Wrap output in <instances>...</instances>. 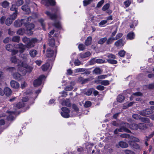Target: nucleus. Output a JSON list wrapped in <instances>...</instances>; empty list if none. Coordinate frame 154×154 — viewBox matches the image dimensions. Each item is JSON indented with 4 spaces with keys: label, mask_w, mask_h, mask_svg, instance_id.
<instances>
[{
    "label": "nucleus",
    "mask_w": 154,
    "mask_h": 154,
    "mask_svg": "<svg viewBox=\"0 0 154 154\" xmlns=\"http://www.w3.org/2000/svg\"><path fill=\"white\" fill-rule=\"evenodd\" d=\"M93 72L96 74H100L101 73V70L100 68L97 67L94 69Z\"/></svg>",
    "instance_id": "46"
},
{
    "label": "nucleus",
    "mask_w": 154,
    "mask_h": 154,
    "mask_svg": "<svg viewBox=\"0 0 154 154\" xmlns=\"http://www.w3.org/2000/svg\"><path fill=\"white\" fill-rule=\"evenodd\" d=\"M61 109L62 112H61L60 113L63 117L67 118L70 117V110L69 109L66 107H63Z\"/></svg>",
    "instance_id": "4"
},
{
    "label": "nucleus",
    "mask_w": 154,
    "mask_h": 154,
    "mask_svg": "<svg viewBox=\"0 0 154 154\" xmlns=\"http://www.w3.org/2000/svg\"><path fill=\"white\" fill-rule=\"evenodd\" d=\"M153 111L150 109H146L140 111L139 114L143 116H146V115H149L153 112Z\"/></svg>",
    "instance_id": "8"
},
{
    "label": "nucleus",
    "mask_w": 154,
    "mask_h": 154,
    "mask_svg": "<svg viewBox=\"0 0 154 154\" xmlns=\"http://www.w3.org/2000/svg\"><path fill=\"white\" fill-rule=\"evenodd\" d=\"M75 83L74 81L71 82H70V86L66 87L65 90L66 91H70L73 88V86L75 85Z\"/></svg>",
    "instance_id": "17"
},
{
    "label": "nucleus",
    "mask_w": 154,
    "mask_h": 154,
    "mask_svg": "<svg viewBox=\"0 0 154 154\" xmlns=\"http://www.w3.org/2000/svg\"><path fill=\"white\" fill-rule=\"evenodd\" d=\"M91 53L87 51L84 53L80 54V56L82 58H85L90 56Z\"/></svg>",
    "instance_id": "22"
},
{
    "label": "nucleus",
    "mask_w": 154,
    "mask_h": 154,
    "mask_svg": "<svg viewBox=\"0 0 154 154\" xmlns=\"http://www.w3.org/2000/svg\"><path fill=\"white\" fill-rule=\"evenodd\" d=\"M140 121L142 122L147 123L149 122H150L149 119L148 118L146 117H141L140 119Z\"/></svg>",
    "instance_id": "40"
},
{
    "label": "nucleus",
    "mask_w": 154,
    "mask_h": 154,
    "mask_svg": "<svg viewBox=\"0 0 154 154\" xmlns=\"http://www.w3.org/2000/svg\"><path fill=\"white\" fill-rule=\"evenodd\" d=\"M11 60L12 63L18 64L19 67L20 66V60L17 58L16 56H13L11 57Z\"/></svg>",
    "instance_id": "14"
},
{
    "label": "nucleus",
    "mask_w": 154,
    "mask_h": 154,
    "mask_svg": "<svg viewBox=\"0 0 154 154\" xmlns=\"http://www.w3.org/2000/svg\"><path fill=\"white\" fill-rule=\"evenodd\" d=\"M124 99V96L121 95H119L117 97V101L120 103L122 102Z\"/></svg>",
    "instance_id": "41"
},
{
    "label": "nucleus",
    "mask_w": 154,
    "mask_h": 154,
    "mask_svg": "<svg viewBox=\"0 0 154 154\" xmlns=\"http://www.w3.org/2000/svg\"><path fill=\"white\" fill-rule=\"evenodd\" d=\"M107 23V20H101L99 23L98 26L100 27H102Z\"/></svg>",
    "instance_id": "49"
},
{
    "label": "nucleus",
    "mask_w": 154,
    "mask_h": 154,
    "mask_svg": "<svg viewBox=\"0 0 154 154\" xmlns=\"http://www.w3.org/2000/svg\"><path fill=\"white\" fill-rule=\"evenodd\" d=\"M96 63H103L106 62L105 60L100 59H98L96 60Z\"/></svg>",
    "instance_id": "60"
},
{
    "label": "nucleus",
    "mask_w": 154,
    "mask_h": 154,
    "mask_svg": "<svg viewBox=\"0 0 154 154\" xmlns=\"http://www.w3.org/2000/svg\"><path fill=\"white\" fill-rule=\"evenodd\" d=\"M131 3V1L130 0H127L124 2V4L126 7H128Z\"/></svg>",
    "instance_id": "53"
},
{
    "label": "nucleus",
    "mask_w": 154,
    "mask_h": 154,
    "mask_svg": "<svg viewBox=\"0 0 154 154\" xmlns=\"http://www.w3.org/2000/svg\"><path fill=\"white\" fill-rule=\"evenodd\" d=\"M16 6H20L22 5L24 2L23 0H15V1Z\"/></svg>",
    "instance_id": "34"
},
{
    "label": "nucleus",
    "mask_w": 154,
    "mask_h": 154,
    "mask_svg": "<svg viewBox=\"0 0 154 154\" xmlns=\"http://www.w3.org/2000/svg\"><path fill=\"white\" fill-rule=\"evenodd\" d=\"M13 21L9 17L7 18L6 20L5 23L8 26L10 25L12 23Z\"/></svg>",
    "instance_id": "44"
},
{
    "label": "nucleus",
    "mask_w": 154,
    "mask_h": 154,
    "mask_svg": "<svg viewBox=\"0 0 154 154\" xmlns=\"http://www.w3.org/2000/svg\"><path fill=\"white\" fill-rule=\"evenodd\" d=\"M114 40H116L114 37H110L108 39L107 38L106 41V44L107 45L111 44L112 43Z\"/></svg>",
    "instance_id": "27"
},
{
    "label": "nucleus",
    "mask_w": 154,
    "mask_h": 154,
    "mask_svg": "<svg viewBox=\"0 0 154 154\" xmlns=\"http://www.w3.org/2000/svg\"><path fill=\"white\" fill-rule=\"evenodd\" d=\"M49 66L50 64L48 63H46L44 65H43L42 66V70L43 71H45L47 70L49 67Z\"/></svg>",
    "instance_id": "35"
},
{
    "label": "nucleus",
    "mask_w": 154,
    "mask_h": 154,
    "mask_svg": "<svg viewBox=\"0 0 154 154\" xmlns=\"http://www.w3.org/2000/svg\"><path fill=\"white\" fill-rule=\"evenodd\" d=\"M109 59H116V56L112 54H108L106 55Z\"/></svg>",
    "instance_id": "62"
},
{
    "label": "nucleus",
    "mask_w": 154,
    "mask_h": 154,
    "mask_svg": "<svg viewBox=\"0 0 154 154\" xmlns=\"http://www.w3.org/2000/svg\"><path fill=\"white\" fill-rule=\"evenodd\" d=\"M107 62L109 63L112 64H116L117 63V61L116 60L113 59H107Z\"/></svg>",
    "instance_id": "51"
},
{
    "label": "nucleus",
    "mask_w": 154,
    "mask_h": 154,
    "mask_svg": "<svg viewBox=\"0 0 154 154\" xmlns=\"http://www.w3.org/2000/svg\"><path fill=\"white\" fill-rule=\"evenodd\" d=\"M138 128L140 129H144L146 128V125L143 123H140L138 124Z\"/></svg>",
    "instance_id": "37"
},
{
    "label": "nucleus",
    "mask_w": 154,
    "mask_h": 154,
    "mask_svg": "<svg viewBox=\"0 0 154 154\" xmlns=\"http://www.w3.org/2000/svg\"><path fill=\"white\" fill-rule=\"evenodd\" d=\"M60 102L63 106H66L68 107L71 106L69 100L67 99L66 100H63L62 102Z\"/></svg>",
    "instance_id": "16"
},
{
    "label": "nucleus",
    "mask_w": 154,
    "mask_h": 154,
    "mask_svg": "<svg viewBox=\"0 0 154 154\" xmlns=\"http://www.w3.org/2000/svg\"><path fill=\"white\" fill-rule=\"evenodd\" d=\"M59 10V8L56 7L52 10V13L54 12V14L51 13L48 11H46L45 14L52 20H56L57 18V17L56 15V13Z\"/></svg>",
    "instance_id": "2"
},
{
    "label": "nucleus",
    "mask_w": 154,
    "mask_h": 154,
    "mask_svg": "<svg viewBox=\"0 0 154 154\" xmlns=\"http://www.w3.org/2000/svg\"><path fill=\"white\" fill-rule=\"evenodd\" d=\"M14 47L16 48L20 49L19 51L21 53L24 52L26 48L25 45L22 43L14 44Z\"/></svg>",
    "instance_id": "9"
},
{
    "label": "nucleus",
    "mask_w": 154,
    "mask_h": 154,
    "mask_svg": "<svg viewBox=\"0 0 154 154\" xmlns=\"http://www.w3.org/2000/svg\"><path fill=\"white\" fill-rule=\"evenodd\" d=\"M132 117L134 119L136 120H140V119L141 117L139 115L137 114H134L132 116Z\"/></svg>",
    "instance_id": "47"
},
{
    "label": "nucleus",
    "mask_w": 154,
    "mask_h": 154,
    "mask_svg": "<svg viewBox=\"0 0 154 154\" xmlns=\"http://www.w3.org/2000/svg\"><path fill=\"white\" fill-rule=\"evenodd\" d=\"M124 152L125 154H135L133 151L129 150H125Z\"/></svg>",
    "instance_id": "63"
},
{
    "label": "nucleus",
    "mask_w": 154,
    "mask_h": 154,
    "mask_svg": "<svg viewBox=\"0 0 154 154\" xmlns=\"http://www.w3.org/2000/svg\"><path fill=\"white\" fill-rule=\"evenodd\" d=\"M55 41L54 39L51 38L49 40L48 44L49 46L53 47L55 45Z\"/></svg>",
    "instance_id": "36"
},
{
    "label": "nucleus",
    "mask_w": 154,
    "mask_h": 154,
    "mask_svg": "<svg viewBox=\"0 0 154 154\" xmlns=\"http://www.w3.org/2000/svg\"><path fill=\"white\" fill-rule=\"evenodd\" d=\"M54 51L50 48H48L46 54V56L48 57H51L54 55Z\"/></svg>",
    "instance_id": "19"
},
{
    "label": "nucleus",
    "mask_w": 154,
    "mask_h": 154,
    "mask_svg": "<svg viewBox=\"0 0 154 154\" xmlns=\"http://www.w3.org/2000/svg\"><path fill=\"white\" fill-rule=\"evenodd\" d=\"M128 143L131 147L136 149H140L142 148V147L141 146H140L138 144L133 141H129Z\"/></svg>",
    "instance_id": "12"
},
{
    "label": "nucleus",
    "mask_w": 154,
    "mask_h": 154,
    "mask_svg": "<svg viewBox=\"0 0 154 154\" xmlns=\"http://www.w3.org/2000/svg\"><path fill=\"white\" fill-rule=\"evenodd\" d=\"M91 101H87L85 102L84 106L85 107H88L91 106Z\"/></svg>",
    "instance_id": "59"
},
{
    "label": "nucleus",
    "mask_w": 154,
    "mask_h": 154,
    "mask_svg": "<svg viewBox=\"0 0 154 154\" xmlns=\"http://www.w3.org/2000/svg\"><path fill=\"white\" fill-rule=\"evenodd\" d=\"M123 42V40L122 39H120L115 43L114 45L118 47H122L124 45Z\"/></svg>",
    "instance_id": "21"
},
{
    "label": "nucleus",
    "mask_w": 154,
    "mask_h": 154,
    "mask_svg": "<svg viewBox=\"0 0 154 154\" xmlns=\"http://www.w3.org/2000/svg\"><path fill=\"white\" fill-rule=\"evenodd\" d=\"M22 9L24 11L26 12L27 13H29L30 12V9L27 5H24L21 7Z\"/></svg>",
    "instance_id": "24"
},
{
    "label": "nucleus",
    "mask_w": 154,
    "mask_h": 154,
    "mask_svg": "<svg viewBox=\"0 0 154 154\" xmlns=\"http://www.w3.org/2000/svg\"><path fill=\"white\" fill-rule=\"evenodd\" d=\"M45 78V76L43 75L40 76L38 79L34 81L33 83L34 86H37L40 85L42 84V80Z\"/></svg>",
    "instance_id": "7"
},
{
    "label": "nucleus",
    "mask_w": 154,
    "mask_h": 154,
    "mask_svg": "<svg viewBox=\"0 0 154 154\" xmlns=\"http://www.w3.org/2000/svg\"><path fill=\"white\" fill-rule=\"evenodd\" d=\"M125 54V52L124 50H122L119 52L118 54L121 57H124Z\"/></svg>",
    "instance_id": "55"
},
{
    "label": "nucleus",
    "mask_w": 154,
    "mask_h": 154,
    "mask_svg": "<svg viewBox=\"0 0 154 154\" xmlns=\"http://www.w3.org/2000/svg\"><path fill=\"white\" fill-rule=\"evenodd\" d=\"M10 4L9 3L6 1H5L2 3V6L4 8H6L8 7Z\"/></svg>",
    "instance_id": "39"
},
{
    "label": "nucleus",
    "mask_w": 154,
    "mask_h": 154,
    "mask_svg": "<svg viewBox=\"0 0 154 154\" xmlns=\"http://www.w3.org/2000/svg\"><path fill=\"white\" fill-rule=\"evenodd\" d=\"M134 33L130 32L127 34V38L129 40H132L134 38Z\"/></svg>",
    "instance_id": "32"
},
{
    "label": "nucleus",
    "mask_w": 154,
    "mask_h": 154,
    "mask_svg": "<svg viewBox=\"0 0 154 154\" xmlns=\"http://www.w3.org/2000/svg\"><path fill=\"white\" fill-rule=\"evenodd\" d=\"M12 41L15 42H19L20 40V37L18 36H15L12 38Z\"/></svg>",
    "instance_id": "38"
},
{
    "label": "nucleus",
    "mask_w": 154,
    "mask_h": 154,
    "mask_svg": "<svg viewBox=\"0 0 154 154\" xmlns=\"http://www.w3.org/2000/svg\"><path fill=\"white\" fill-rule=\"evenodd\" d=\"M13 76L14 79L20 80L22 78V76L18 73H15L13 74Z\"/></svg>",
    "instance_id": "20"
},
{
    "label": "nucleus",
    "mask_w": 154,
    "mask_h": 154,
    "mask_svg": "<svg viewBox=\"0 0 154 154\" xmlns=\"http://www.w3.org/2000/svg\"><path fill=\"white\" fill-rule=\"evenodd\" d=\"M11 87L13 88L16 89L18 88L20 86L19 84L15 81L12 80L10 82Z\"/></svg>",
    "instance_id": "15"
},
{
    "label": "nucleus",
    "mask_w": 154,
    "mask_h": 154,
    "mask_svg": "<svg viewBox=\"0 0 154 154\" xmlns=\"http://www.w3.org/2000/svg\"><path fill=\"white\" fill-rule=\"evenodd\" d=\"M123 125H124L125 128L127 129H128L129 128L131 129L136 130L138 128V125L135 123H134L131 125H129L127 123H124Z\"/></svg>",
    "instance_id": "5"
},
{
    "label": "nucleus",
    "mask_w": 154,
    "mask_h": 154,
    "mask_svg": "<svg viewBox=\"0 0 154 154\" xmlns=\"http://www.w3.org/2000/svg\"><path fill=\"white\" fill-rule=\"evenodd\" d=\"M34 46L35 45L31 42L30 39H29V40L28 41V42H27V43H26V47L28 48H30L34 47Z\"/></svg>",
    "instance_id": "26"
},
{
    "label": "nucleus",
    "mask_w": 154,
    "mask_h": 154,
    "mask_svg": "<svg viewBox=\"0 0 154 154\" xmlns=\"http://www.w3.org/2000/svg\"><path fill=\"white\" fill-rule=\"evenodd\" d=\"M124 123H121L120 128L119 129H116L114 131V133L115 134H117L119 132L125 131L128 133H131V131L128 129L125 128L124 125H123Z\"/></svg>",
    "instance_id": "3"
},
{
    "label": "nucleus",
    "mask_w": 154,
    "mask_h": 154,
    "mask_svg": "<svg viewBox=\"0 0 154 154\" xmlns=\"http://www.w3.org/2000/svg\"><path fill=\"white\" fill-rule=\"evenodd\" d=\"M25 32V30L24 29H20L17 31V34L20 35H23L24 33Z\"/></svg>",
    "instance_id": "57"
},
{
    "label": "nucleus",
    "mask_w": 154,
    "mask_h": 154,
    "mask_svg": "<svg viewBox=\"0 0 154 154\" xmlns=\"http://www.w3.org/2000/svg\"><path fill=\"white\" fill-rule=\"evenodd\" d=\"M24 104L23 102H20L17 104L16 105V107L17 109H20L21 107H23Z\"/></svg>",
    "instance_id": "48"
},
{
    "label": "nucleus",
    "mask_w": 154,
    "mask_h": 154,
    "mask_svg": "<svg viewBox=\"0 0 154 154\" xmlns=\"http://www.w3.org/2000/svg\"><path fill=\"white\" fill-rule=\"evenodd\" d=\"M30 39L34 45L35 44L37 43L38 41V39L35 38H32Z\"/></svg>",
    "instance_id": "64"
},
{
    "label": "nucleus",
    "mask_w": 154,
    "mask_h": 154,
    "mask_svg": "<svg viewBox=\"0 0 154 154\" xmlns=\"http://www.w3.org/2000/svg\"><path fill=\"white\" fill-rule=\"evenodd\" d=\"M14 26L15 27H20L22 24V22L21 20H16L14 23Z\"/></svg>",
    "instance_id": "23"
},
{
    "label": "nucleus",
    "mask_w": 154,
    "mask_h": 154,
    "mask_svg": "<svg viewBox=\"0 0 154 154\" xmlns=\"http://www.w3.org/2000/svg\"><path fill=\"white\" fill-rule=\"evenodd\" d=\"M91 41L92 38L91 37H88L85 41V45L87 46L90 45L91 43Z\"/></svg>",
    "instance_id": "30"
},
{
    "label": "nucleus",
    "mask_w": 154,
    "mask_h": 154,
    "mask_svg": "<svg viewBox=\"0 0 154 154\" xmlns=\"http://www.w3.org/2000/svg\"><path fill=\"white\" fill-rule=\"evenodd\" d=\"M85 71V68H78L75 69V72L76 73L84 72Z\"/></svg>",
    "instance_id": "50"
},
{
    "label": "nucleus",
    "mask_w": 154,
    "mask_h": 154,
    "mask_svg": "<svg viewBox=\"0 0 154 154\" xmlns=\"http://www.w3.org/2000/svg\"><path fill=\"white\" fill-rule=\"evenodd\" d=\"M109 7V4L107 3L103 6L102 8V10L103 11H105L108 9Z\"/></svg>",
    "instance_id": "54"
},
{
    "label": "nucleus",
    "mask_w": 154,
    "mask_h": 154,
    "mask_svg": "<svg viewBox=\"0 0 154 154\" xmlns=\"http://www.w3.org/2000/svg\"><path fill=\"white\" fill-rule=\"evenodd\" d=\"M12 46L10 44L7 45L6 46V48L8 51H12Z\"/></svg>",
    "instance_id": "56"
},
{
    "label": "nucleus",
    "mask_w": 154,
    "mask_h": 154,
    "mask_svg": "<svg viewBox=\"0 0 154 154\" xmlns=\"http://www.w3.org/2000/svg\"><path fill=\"white\" fill-rule=\"evenodd\" d=\"M107 40V38L106 37H104L103 38H100L99 40L98 41L97 43L98 44L102 45L105 42H106V41Z\"/></svg>",
    "instance_id": "31"
},
{
    "label": "nucleus",
    "mask_w": 154,
    "mask_h": 154,
    "mask_svg": "<svg viewBox=\"0 0 154 154\" xmlns=\"http://www.w3.org/2000/svg\"><path fill=\"white\" fill-rule=\"evenodd\" d=\"M41 3L46 6H49L50 5H54L56 2L54 0H42Z\"/></svg>",
    "instance_id": "11"
},
{
    "label": "nucleus",
    "mask_w": 154,
    "mask_h": 154,
    "mask_svg": "<svg viewBox=\"0 0 154 154\" xmlns=\"http://www.w3.org/2000/svg\"><path fill=\"white\" fill-rule=\"evenodd\" d=\"M30 56L32 57H35L37 54V52L36 50L32 49L29 51Z\"/></svg>",
    "instance_id": "25"
},
{
    "label": "nucleus",
    "mask_w": 154,
    "mask_h": 154,
    "mask_svg": "<svg viewBox=\"0 0 154 154\" xmlns=\"http://www.w3.org/2000/svg\"><path fill=\"white\" fill-rule=\"evenodd\" d=\"M85 45L82 44H79L78 46V48L80 51H83L85 49Z\"/></svg>",
    "instance_id": "58"
},
{
    "label": "nucleus",
    "mask_w": 154,
    "mask_h": 154,
    "mask_svg": "<svg viewBox=\"0 0 154 154\" xmlns=\"http://www.w3.org/2000/svg\"><path fill=\"white\" fill-rule=\"evenodd\" d=\"M119 145L122 148H126L128 146V144L123 141H121L119 143Z\"/></svg>",
    "instance_id": "29"
},
{
    "label": "nucleus",
    "mask_w": 154,
    "mask_h": 154,
    "mask_svg": "<svg viewBox=\"0 0 154 154\" xmlns=\"http://www.w3.org/2000/svg\"><path fill=\"white\" fill-rule=\"evenodd\" d=\"M20 62L21 66L22 65V62L23 63H26L28 61L29 57L28 54L24 53L20 54Z\"/></svg>",
    "instance_id": "6"
},
{
    "label": "nucleus",
    "mask_w": 154,
    "mask_h": 154,
    "mask_svg": "<svg viewBox=\"0 0 154 154\" xmlns=\"http://www.w3.org/2000/svg\"><path fill=\"white\" fill-rule=\"evenodd\" d=\"M18 13L14 12L12 15L10 17V18L12 21L14 20L17 16Z\"/></svg>",
    "instance_id": "45"
},
{
    "label": "nucleus",
    "mask_w": 154,
    "mask_h": 154,
    "mask_svg": "<svg viewBox=\"0 0 154 154\" xmlns=\"http://www.w3.org/2000/svg\"><path fill=\"white\" fill-rule=\"evenodd\" d=\"M53 25L54 26L57 28L60 29L61 28V24L59 22L55 21Z\"/></svg>",
    "instance_id": "43"
},
{
    "label": "nucleus",
    "mask_w": 154,
    "mask_h": 154,
    "mask_svg": "<svg viewBox=\"0 0 154 154\" xmlns=\"http://www.w3.org/2000/svg\"><path fill=\"white\" fill-rule=\"evenodd\" d=\"M16 6L15 4H13L10 8L11 11H14V12H18V8L16 7Z\"/></svg>",
    "instance_id": "28"
},
{
    "label": "nucleus",
    "mask_w": 154,
    "mask_h": 154,
    "mask_svg": "<svg viewBox=\"0 0 154 154\" xmlns=\"http://www.w3.org/2000/svg\"><path fill=\"white\" fill-rule=\"evenodd\" d=\"M34 25L32 23L29 24L26 26L27 33L29 35H31L33 34L32 30L34 29Z\"/></svg>",
    "instance_id": "10"
},
{
    "label": "nucleus",
    "mask_w": 154,
    "mask_h": 154,
    "mask_svg": "<svg viewBox=\"0 0 154 154\" xmlns=\"http://www.w3.org/2000/svg\"><path fill=\"white\" fill-rule=\"evenodd\" d=\"M33 69V67L32 66H29L26 64V63H22V65L19 67L18 68V70L21 72H23L22 74L25 75L26 73V72H30Z\"/></svg>",
    "instance_id": "1"
},
{
    "label": "nucleus",
    "mask_w": 154,
    "mask_h": 154,
    "mask_svg": "<svg viewBox=\"0 0 154 154\" xmlns=\"http://www.w3.org/2000/svg\"><path fill=\"white\" fill-rule=\"evenodd\" d=\"M129 138L130 139L132 140L131 141H133V142H138L140 141L138 138L133 136H130V137Z\"/></svg>",
    "instance_id": "52"
},
{
    "label": "nucleus",
    "mask_w": 154,
    "mask_h": 154,
    "mask_svg": "<svg viewBox=\"0 0 154 154\" xmlns=\"http://www.w3.org/2000/svg\"><path fill=\"white\" fill-rule=\"evenodd\" d=\"M109 81L108 80H104L101 81L100 84L104 86H106L109 84Z\"/></svg>",
    "instance_id": "42"
},
{
    "label": "nucleus",
    "mask_w": 154,
    "mask_h": 154,
    "mask_svg": "<svg viewBox=\"0 0 154 154\" xmlns=\"http://www.w3.org/2000/svg\"><path fill=\"white\" fill-rule=\"evenodd\" d=\"M39 22L40 23L43 29L45 30L46 29L45 28V24L44 22V20L43 19L41 18L39 20Z\"/></svg>",
    "instance_id": "33"
},
{
    "label": "nucleus",
    "mask_w": 154,
    "mask_h": 154,
    "mask_svg": "<svg viewBox=\"0 0 154 154\" xmlns=\"http://www.w3.org/2000/svg\"><path fill=\"white\" fill-rule=\"evenodd\" d=\"M120 136L122 137L125 138H129L130 137V135L126 134H122L120 135Z\"/></svg>",
    "instance_id": "61"
},
{
    "label": "nucleus",
    "mask_w": 154,
    "mask_h": 154,
    "mask_svg": "<svg viewBox=\"0 0 154 154\" xmlns=\"http://www.w3.org/2000/svg\"><path fill=\"white\" fill-rule=\"evenodd\" d=\"M3 92L4 94H5L7 96H10L12 93L11 90L9 88L7 87L5 88Z\"/></svg>",
    "instance_id": "18"
},
{
    "label": "nucleus",
    "mask_w": 154,
    "mask_h": 154,
    "mask_svg": "<svg viewBox=\"0 0 154 154\" xmlns=\"http://www.w3.org/2000/svg\"><path fill=\"white\" fill-rule=\"evenodd\" d=\"M32 19V17L30 16L28 17H26L24 19L21 20L22 24H23L24 26L26 27L29 24Z\"/></svg>",
    "instance_id": "13"
}]
</instances>
